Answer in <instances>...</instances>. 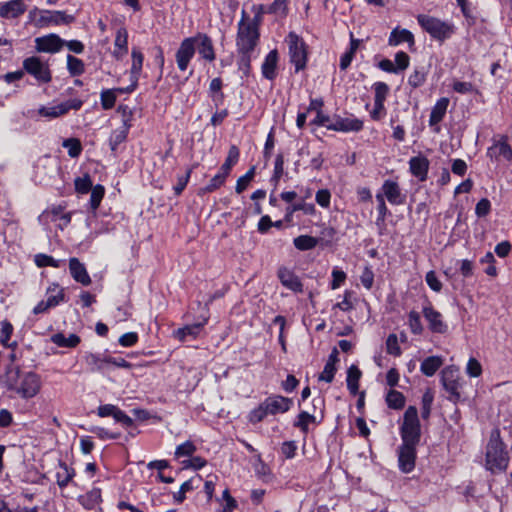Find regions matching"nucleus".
I'll use <instances>...</instances> for the list:
<instances>
[{"label": "nucleus", "mask_w": 512, "mask_h": 512, "mask_svg": "<svg viewBox=\"0 0 512 512\" xmlns=\"http://www.w3.org/2000/svg\"><path fill=\"white\" fill-rule=\"evenodd\" d=\"M509 456L500 438L491 437L486 448V468L493 473L503 472L507 469Z\"/></svg>", "instance_id": "nucleus-1"}, {"label": "nucleus", "mask_w": 512, "mask_h": 512, "mask_svg": "<svg viewBox=\"0 0 512 512\" xmlns=\"http://www.w3.org/2000/svg\"><path fill=\"white\" fill-rule=\"evenodd\" d=\"M403 444L417 445L421 437V426L416 407L409 406L403 416V423L400 428Z\"/></svg>", "instance_id": "nucleus-2"}, {"label": "nucleus", "mask_w": 512, "mask_h": 512, "mask_svg": "<svg viewBox=\"0 0 512 512\" xmlns=\"http://www.w3.org/2000/svg\"><path fill=\"white\" fill-rule=\"evenodd\" d=\"M259 40L258 27L242 19L238 24L236 46L238 52H253Z\"/></svg>", "instance_id": "nucleus-3"}, {"label": "nucleus", "mask_w": 512, "mask_h": 512, "mask_svg": "<svg viewBox=\"0 0 512 512\" xmlns=\"http://www.w3.org/2000/svg\"><path fill=\"white\" fill-rule=\"evenodd\" d=\"M417 20L420 26L435 39L444 40L453 32L451 25L438 18L421 14L418 15Z\"/></svg>", "instance_id": "nucleus-4"}, {"label": "nucleus", "mask_w": 512, "mask_h": 512, "mask_svg": "<svg viewBox=\"0 0 512 512\" xmlns=\"http://www.w3.org/2000/svg\"><path fill=\"white\" fill-rule=\"evenodd\" d=\"M291 62L295 65L296 72L306 66L307 51L305 42L295 33L290 32L286 38Z\"/></svg>", "instance_id": "nucleus-5"}, {"label": "nucleus", "mask_w": 512, "mask_h": 512, "mask_svg": "<svg viewBox=\"0 0 512 512\" xmlns=\"http://www.w3.org/2000/svg\"><path fill=\"white\" fill-rule=\"evenodd\" d=\"M23 68L32 75L38 82L48 83L51 81V72L48 64L39 57H28L23 61Z\"/></svg>", "instance_id": "nucleus-6"}, {"label": "nucleus", "mask_w": 512, "mask_h": 512, "mask_svg": "<svg viewBox=\"0 0 512 512\" xmlns=\"http://www.w3.org/2000/svg\"><path fill=\"white\" fill-rule=\"evenodd\" d=\"M441 380L444 389L450 394L449 400L457 402L460 399L459 388L461 387L458 368L448 366L443 369Z\"/></svg>", "instance_id": "nucleus-7"}, {"label": "nucleus", "mask_w": 512, "mask_h": 512, "mask_svg": "<svg viewBox=\"0 0 512 512\" xmlns=\"http://www.w3.org/2000/svg\"><path fill=\"white\" fill-rule=\"evenodd\" d=\"M41 389L40 377L33 372L25 373L21 379L17 393L25 399L36 396Z\"/></svg>", "instance_id": "nucleus-8"}, {"label": "nucleus", "mask_w": 512, "mask_h": 512, "mask_svg": "<svg viewBox=\"0 0 512 512\" xmlns=\"http://www.w3.org/2000/svg\"><path fill=\"white\" fill-rule=\"evenodd\" d=\"M74 20L75 17L73 15H68L63 11L41 10L39 12L37 24L41 27L50 25H68L74 22Z\"/></svg>", "instance_id": "nucleus-9"}, {"label": "nucleus", "mask_w": 512, "mask_h": 512, "mask_svg": "<svg viewBox=\"0 0 512 512\" xmlns=\"http://www.w3.org/2000/svg\"><path fill=\"white\" fill-rule=\"evenodd\" d=\"M416 446L402 443L398 448V465L403 473H410L415 468Z\"/></svg>", "instance_id": "nucleus-10"}, {"label": "nucleus", "mask_w": 512, "mask_h": 512, "mask_svg": "<svg viewBox=\"0 0 512 512\" xmlns=\"http://www.w3.org/2000/svg\"><path fill=\"white\" fill-rule=\"evenodd\" d=\"M195 54V38H186L180 44L176 52L177 66L181 71H185L192 57Z\"/></svg>", "instance_id": "nucleus-11"}, {"label": "nucleus", "mask_w": 512, "mask_h": 512, "mask_svg": "<svg viewBox=\"0 0 512 512\" xmlns=\"http://www.w3.org/2000/svg\"><path fill=\"white\" fill-rule=\"evenodd\" d=\"M262 403L263 408L268 414L276 415L278 413L287 412L290 409L293 401L292 399L281 395H273L266 398Z\"/></svg>", "instance_id": "nucleus-12"}, {"label": "nucleus", "mask_w": 512, "mask_h": 512, "mask_svg": "<svg viewBox=\"0 0 512 512\" xmlns=\"http://www.w3.org/2000/svg\"><path fill=\"white\" fill-rule=\"evenodd\" d=\"M423 316L428 322L429 329L433 333L444 334L447 332V324L442 320L440 312L435 310L430 304L423 307Z\"/></svg>", "instance_id": "nucleus-13"}, {"label": "nucleus", "mask_w": 512, "mask_h": 512, "mask_svg": "<svg viewBox=\"0 0 512 512\" xmlns=\"http://www.w3.org/2000/svg\"><path fill=\"white\" fill-rule=\"evenodd\" d=\"M327 128L333 131L358 132L363 128V121L353 116L337 117Z\"/></svg>", "instance_id": "nucleus-14"}, {"label": "nucleus", "mask_w": 512, "mask_h": 512, "mask_svg": "<svg viewBox=\"0 0 512 512\" xmlns=\"http://www.w3.org/2000/svg\"><path fill=\"white\" fill-rule=\"evenodd\" d=\"M65 41L56 34L38 37L35 39V48L39 52L56 53L61 50Z\"/></svg>", "instance_id": "nucleus-15"}, {"label": "nucleus", "mask_w": 512, "mask_h": 512, "mask_svg": "<svg viewBox=\"0 0 512 512\" xmlns=\"http://www.w3.org/2000/svg\"><path fill=\"white\" fill-rule=\"evenodd\" d=\"M381 194L392 205H401L405 201V196L402 194L398 183L392 180L384 181L381 187Z\"/></svg>", "instance_id": "nucleus-16"}, {"label": "nucleus", "mask_w": 512, "mask_h": 512, "mask_svg": "<svg viewBox=\"0 0 512 512\" xmlns=\"http://www.w3.org/2000/svg\"><path fill=\"white\" fill-rule=\"evenodd\" d=\"M131 57H132V65H131L130 72H131V75L133 78V82L129 87L119 89V91L122 93L132 92L136 88L138 76L140 75V72L142 70L144 56L141 53V51L137 48H133L132 52H131Z\"/></svg>", "instance_id": "nucleus-17"}, {"label": "nucleus", "mask_w": 512, "mask_h": 512, "mask_svg": "<svg viewBox=\"0 0 512 512\" xmlns=\"http://www.w3.org/2000/svg\"><path fill=\"white\" fill-rule=\"evenodd\" d=\"M277 275L281 284L287 289L296 293L303 291V285L299 277L295 275L294 272H292L290 269L281 267L279 268Z\"/></svg>", "instance_id": "nucleus-18"}, {"label": "nucleus", "mask_w": 512, "mask_h": 512, "mask_svg": "<svg viewBox=\"0 0 512 512\" xmlns=\"http://www.w3.org/2000/svg\"><path fill=\"white\" fill-rule=\"evenodd\" d=\"M487 155L490 158L503 157L507 161L512 160V148L508 144L507 136H502L501 139L494 145L488 148Z\"/></svg>", "instance_id": "nucleus-19"}, {"label": "nucleus", "mask_w": 512, "mask_h": 512, "mask_svg": "<svg viewBox=\"0 0 512 512\" xmlns=\"http://www.w3.org/2000/svg\"><path fill=\"white\" fill-rule=\"evenodd\" d=\"M26 10L23 0H10L0 3V16L11 19L22 15Z\"/></svg>", "instance_id": "nucleus-20"}, {"label": "nucleus", "mask_w": 512, "mask_h": 512, "mask_svg": "<svg viewBox=\"0 0 512 512\" xmlns=\"http://www.w3.org/2000/svg\"><path fill=\"white\" fill-rule=\"evenodd\" d=\"M69 269L72 277L75 281L82 285L88 286L91 284V278L84 266L77 258H71L69 260Z\"/></svg>", "instance_id": "nucleus-21"}, {"label": "nucleus", "mask_w": 512, "mask_h": 512, "mask_svg": "<svg viewBox=\"0 0 512 512\" xmlns=\"http://www.w3.org/2000/svg\"><path fill=\"white\" fill-rule=\"evenodd\" d=\"M195 46H198L199 54L208 61L215 59L212 40L206 34H198L195 37Z\"/></svg>", "instance_id": "nucleus-22"}, {"label": "nucleus", "mask_w": 512, "mask_h": 512, "mask_svg": "<svg viewBox=\"0 0 512 512\" xmlns=\"http://www.w3.org/2000/svg\"><path fill=\"white\" fill-rule=\"evenodd\" d=\"M410 172L417 177L420 181L427 178L429 161L422 156L412 157L409 161Z\"/></svg>", "instance_id": "nucleus-23"}, {"label": "nucleus", "mask_w": 512, "mask_h": 512, "mask_svg": "<svg viewBox=\"0 0 512 512\" xmlns=\"http://www.w3.org/2000/svg\"><path fill=\"white\" fill-rule=\"evenodd\" d=\"M207 319H204L203 322L191 324L184 326L182 328L177 329L174 331V337L177 338L179 341L184 342L188 339V337L195 339L200 331L203 329L204 325L206 324Z\"/></svg>", "instance_id": "nucleus-24"}, {"label": "nucleus", "mask_w": 512, "mask_h": 512, "mask_svg": "<svg viewBox=\"0 0 512 512\" xmlns=\"http://www.w3.org/2000/svg\"><path fill=\"white\" fill-rule=\"evenodd\" d=\"M113 55L117 59L123 58L128 52V33L125 28L118 29L114 41Z\"/></svg>", "instance_id": "nucleus-25"}, {"label": "nucleus", "mask_w": 512, "mask_h": 512, "mask_svg": "<svg viewBox=\"0 0 512 512\" xmlns=\"http://www.w3.org/2000/svg\"><path fill=\"white\" fill-rule=\"evenodd\" d=\"M55 475L58 486L60 488H64L75 476V470L68 467L66 463L60 461L56 467Z\"/></svg>", "instance_id": "nucleus-26"}, {"label": "nucleus", "mask_w": 512, "mask_h": 512, "mask_svg": "<svg viewBox=\"0 0 512 512\" xmlns=\"http://www.w3.org/2000/svg\"><path fill=\"white\" fill-rule=\"evenodd\" d=\"M449 105V99L446 97L440 98L431 110L429 125L435 126L444 118Z\"/></svg>", "instance_id": "nucleus-27"}, {"label": "nucleus", "mask_w": 512, "mask_h": 512, "mask_svg": "<svg viewBox=\"0 0 512 512\" xmlns=\"http://www.w3.org/2000/svg\"><path fill=\"white\" fill-rule=\"evenodd\" d=\"M277 62V51H270L262 64V74L266 79L273 80L276 77Z\"/></svg>", "instance_id": "nucleus-28"}, {"label": "nucleus", "mask_w": 512, "mask_h": 512, "mask_svg": "<svg viewBox=\"0 0 512 512\" xmlns=\"http://www.w3.org/2000/svg\"><path fill=\"white\" fill-rule=\"evenodd\" d=\"M402 42H407L410 45L414 44V36L413 34L407 30V29H399L395 28L388 39V44L390 46H398Z\"/></svg>", "instance_id": "nucleus-29"}, {"label": "nucleus", "mask_w": 512, "mask_h": 512, "mask_svg": "<svg viewBox=\"0 0 512 512\" xmlns=\"http://www.w3.org/2000/svg\"><path fill=\"white\" fill-rule=\"evenodd\" d=\"M443 365V359L440 356H430L423 360L420 366L421 372L427 376H433Z\"/></svg>", "instance_id": "nucleus-30"}, {"label": "nucleus", "mask_w": 512, "mask_h": 512, "mask_svg": "<svg viewBox=\"0 0 512 512\" xmlns=\"http://www.w3.org/2000/svg\"><path fill=\"white\" fill-rule=\"evenodd\" d=\"M79 502L87 510L94 509L101 502V490L99 488L91 489L85 495L79 497Z\"/></svg>", "instance_id": "nucleus-31"}, {"label": "nucleus", "mask_w": 512, "mask_h": 512, "mask_svg": "<svg viewBox=\"0 0 512 512\" xmlns=\"http://www.w3.org/2000/svg\"><path fill=\"white\" fill-rule=\"evenodd\" d=\"M361 371L356 365H351L347 371V388L352 395H356L359 389Z\"/></svg>", "instance_id": "nucleus-32"}, {"label": "nucleus", "mask_w": 512, "mask_h": 512, "mask_svg": "<svg viewBox=\"0 0 512 512\" xmlns=\"http://www.w3.org/2000/svg\"><path fill=\"white\" fill-rule=\"evenodd\" d=\"M46 215L51 217V221H59L58 224L61 229L66 227L71 221L70 213H63V209L61 206H54L48 211H46Z\"/></svg>", "instance_id": "nucleus-33"}, {"label": "nucleus", "mask_w": 512, "mask_h": 512, "mask_svg": "<svg viewBox=\"0 0 512 512\" xmlns=\"http://www.w3.org/2000/svg\"><path fill=\"white\" fill-rule=\"evenodd\" d=\"M108 357L89 353L85 356V361L92 371H102L108 366Z\"/></svg>", "instance_id": "nucleus-34"}, {"label": "nucleus", "mask_w": 512, "mask_h": 512, "mask_svg": "<svg viewBox=\"0 0 512 512\" xmlns=\"http://www.w3.org/2000/svg\"><path fill=\"white\" fill-rule=\"evenodd\" d=\"M51 341L59 347L74 348L80 343V338L76 334L66 337L62 333H57L51 336Z\"/></svg>", "instance_id": "nucleus-35"}, {"label": "nucleus", "mask_w": 512, "mask_h": 512, "mask_svg": "<svg viewBox=\"0 0 512 512\" xmlns=\"http://www.w3.org/2000/svg\"><path fill=\"white\" fill-rule=\"evenodd\" d=\"M359 43L360 41L358 39H355L353 37V34H351L350 48L340 58V68L342 70H346L350 66L355 56V53L359 47Z\"/></svg>", "instance_id": "nucleus-36"}, {"label": "nucleus", "mask_w": 512, "mask_h": 512, "mask_svg": "<svg viewBox=\"0 0 512 512\" xmlns=\"http://www.w3.org/2000/svg\"><path fill=\"white\" fill-rule=\"evenodd\" d=\"M228 175L223 174V172L219 171L210 181L209 183L200 188L198 194L205 195L207 193H211L217 189H219L224 183Z\"/></svg>", "instance_id": "nucleus-37"}, {"label": "nucleus", "mask_w": 512, "mask_h": 512, "mask_svg": "<svg viewBox=\"0 0 512 512\" xmlns=\"http://www.w3.org/2000/svg\"><path fill=\"white\" fill-rule=\"evenodd\" d=\"M240 156V151L237 146L232 145L229 148L227 158L223 165L220 168V171L223 174L229 175L232 167L238 162Z\"/></svg>", "instance_id": "nucleus-38"}, {"label": "nucleus", "mask_w": 512, "mask_h": 512, "mask_svg": "<svg viewBox=\"0 0 512 512\" xmlns=\"http://www.w3.org/2000/svg\"><path fill=\"white\" fill-rule=\"evenodd\" d=\"M66 107L61 103L52 106H42L38 109V114L42 117L53 119L65 114Z\"/></svg>", "instance_id": "nucleus-39"}, {"label": "nucleus", "mask_w": 512, "mask_h": 512, "mask_svg": "<svg viewBox=\"0 0 512 512\" xmlns=\"http://www.w3.org/2000/svg\"><path fill=\"white\" fill-rule=\"evenodd\" d=\"M386 403L389 408L402 409L405 405V397L401 392L392 389L387 393Z\"/></svg>", "instance_id": "nucleus-40"}, {"label": "nucleus", "mask_w": 512, "mask_h": 512, "mask_svg": "<svg viewBox=\"0 0 512 512\" xmlns=\"http://www.w3.org/2000/svg\"><path fill=\"white\" fill-rule=\"evenodd\" d=\"M293 242L297 249L305 251L316 247L318 240L309 235H300L296 237Z\"/></svg>", "instance_id": "nucleus-41"}, {"label": "nucleus", "mask_w": 512, "mask_h": 512, "mask_svg": "<svg viewBox=\"0 0 512 512\" xmlns=\"http://www.w3.org/2000/svg\"><path fill=\"white\" fill-rule=\"evenodd\" d=\"M47 293L48 297L45 301L51 308L57 306L61 301H63L64 292L58 287V285L53 284L52 287L48 288Z\"/></svg>", "instance_id": "nucleus-42"}, {"label": "nucleus", "mask_w": 512, "mask_h": 512, "mask_svg": "<svg viewBox=\"0 0 512 512\" xmlns=\"http://www.w3.org/2000/svg\"><path fill=\"white\" fill-rule=\"evenodd\" d=\"M67 69L72 76H79L84 73V63L81 59L68 55Z\"/></svg>", "instance_id": "nucleus-43"}, {"label": "nucleus", "mask_w": 512, "mask_h": 512, "mask_svg": "<svg viewBox=\"0 0 512 512\" xmlns=\"http://www.w3.org/2000/svg\"><path fill=\"white\" fill-rule=\"evenodd\" d=\"M127 135L128 128L126 126L114 130L110 136L111 149L116 150L117 146L126 140Z\"/></svg>", "instance_id": "nucleus-44"}, {"label": "nucleus", "mask_w": 512, "mask_h": 512, "mask_svg": "<svg viewBox=\"0 0 512 512\" xmlns=\"http://www.w3.org/2000/svg\"><path fill=\"white\" fill-rule=\"evenodd\" d=\"M315 416L309 414L308 412H301L298 417L297 421L294 423L295 427H298L302 432L307 433L308 432V426L310 423H315Z\"/></svg>", "instance_id": "nucleus-45"}, {"label": "nucleus", "mask_w": 512, "mask_h": 512, "mask_svg": "<svg viewBox=\"0 0 512 512\" xmlns=\"http://www.w3.org/2000/svg\"><path fill=\"white\" fill-rule=\"evenodd\" d=\"M452 89L459 94L478 93V89L471 82L454 80Z\"/></svg>", "instance_id": "nucleus-46"}, {"label": "nucleus", "mask_w": 512, "mask_h": 512, "mask_svg": "<svg viewBox=\"0 0 512 512\" xmlns=\"http://www.w3.org/2000/svg\"><path fill=\"white\" fill-rule=\"evenodd\" d=\"M408 325L410 330L415 335H420L423 332L420 315L416 311H411L408 315Z\"/></svg>", "instance_id": "nucleus-47"}, {"label": "nucleus", "mask_w": 512, "mask_h": 512, "mask_svg": "<svg viewBox=\"0 0 512 512\" xmlns=\"http://www.w3.org/2000/svg\"><path fill=\"white\" fill-rule=\"evenodd\" d=\"M63 147L68 149L70 157H78L82 151L81 143L76 138H68L63 141Z\"/></svg>", "instance_id": "nucleus-48"}, {"label": "nucleus", "mask_w": 512, "mask_h": 512, "mask_svg": "<svg viewBox=\"0 0 512 512\" xmlns=\"http://www.w3.org/2000/svg\"><path fill=\"white\" fill-rule=\"evenodd\" d=\"M373 87L375 92L374 100L377 101V106L380 107L381 102H385V99L389 92V87L384 82H376Z\"/></svg>", "instance_id": "nucleus-49"}, {"label": "nucleus", "mask_w": 512, "mask_h": 512, "mask_svg": "<svg viewBox=\"0 0 512 512\" xmlns=\"http://www.w3.org/2000/svg\"><path fill=\"white\" fill-rule=\"evenodd\" d=\"M35 264L38 267H46L51 266L58 268L60 266L61 261L54 259L52 256L46 255V254H37L35 255Z\"/></svg>", "instance_id": "nucleus-50"}, {"label": "nucleus", "mask_w": 512, "mask_h": 512, "mask_svg": "<svg viewBox=\"0 0 512 512\" xmlns=\"http://www.w3.org/2000/svg\"><path fill=\"white\" fill-rule=\"evenodd\" d=\"M255 174V168H250L247 173L243 176H241L236 183L235 190L238 194L242 193L249 185V183L252 181Z\"/></svg>", "instance_id": "nucleus-51"}, {"label": "nucleus", "mask_w": 512, "mask_h": 512, "mask_svg": "<svg viewBox=\"0 0 512 512\" xmlns=\"http://www.w3.org/2000/svg\"><path fill=\"white\" fill-rule=\"evenodd\" d=\"M104 196V187L101 185H96L91 189V196H90V206L93 210H96L101 200Z\"/></svg>", "instance_id": "nucleus-52"}, {"label": "nucleus", "mask_w": 512, "mask_h": 512, "mask_svg": "<svg viewBox=\"0 0 512 512\" xmlns=\"http://www.w3.org/2000/svg\"><path fill=\"white\" fill-rule=\"evenodd\" d=\"M196 451V446L191 441H186L176 447L175 456L181 458L191 456Z\"/></svg>", "instance_id": "nucleus-53"}, {"label": "nucleus", "mask_w": 512, "mask_h": 512, "mask_svg": "<svg viewBox=\"0 0 512 512\" xmlns=\"http://www.w3.org/2000/svg\"><path fill=\"white\" fill-rule=\"evenodd\" d=\"M240 54L238 60L239 70L246 76L249 75L251 69V53L252 52H238Z\"/></svg>", "instance_id": "nucleus-54"}, {"label": "nucleus", "mask_w": 512, "mask_h": 512, "mask_svg": "<svg viewBox=\"0 0 512 512\" xmlns=\"http://www.w3.org/2000/svg\"><path fill=\"white\" fill-rule=\"evenodd\" d=\"M284 173V156L283 154H278L275 158L274 163V173L271 178V181L275 183V185L279 182L280 178L283 176Z\"/></svg>", "instance_id": "nucleus-55"}, {"label": "nucleus", "mask_w": 512, "mask_h": 512, "mask_svg": "<svg viewBox=\"0 0 512 512\" xmlns=\"http://www.w3.org/2000/svg\"><path fill=\"white\" fill-rule=\"evenodd\" d=\"M92 189V181L89 175L75 179V190L78 193L86 194Z\"/></svg>", "instance_id": "nucleus-56"}, {"label": "nucleus", "mask_w": 512, "mask_h": 512, "mask_svg": "<svg viewBox=\"0 0 512 512\" xmlns=\"http://www.w3.org/2000/svg\"><path fill=\"white\" fill-rule=\"evenodd\" d=\"M386 350L388 354L399 356L401 349L398 344V338L395 334H390L386 340Z\"/></svg>", "instance_id": "nucleus-57"}, {"label": "nucleus", "mask_w": 512, "mask_h": 512, "mask_svg": "<svg viewBox=\"0 0 512 512\" xmlns=\"http://www.w3.org/2000/svg\"><path fill=\"white\" fill-rule=\"evenodd\" d=\"M296 211H304V213L311 215L315 212V207L313 204L306 203L293 204L287 208V217L291 216Z\"/></svg>", "instance_id": "nucleus-58"}, {"label": "nucleus", "mask_w": 512, "mask_h": 512, "mask_svg": "<svg viewBox=\"0 0 512 512\" xmlns=\"http://www.w3.org/2000/svg\"><path fill=\"white\" fill-rule=\"evenodd\" d=\"M222 499L225 501V505L221 512H232L238 507L237 501L231 496L228 489H225L222 493Z\"/></svg>", "instance_id": "nucleus-59"}, {"label": "nucleus", "mask_w": 512, "mask_h": 512, "mask_svg": "<svg viewBox=\"0 0 512 512\" xmlns=\"http://www.w3.org/2000/svg\"><path fill=\"white\" fill-rule=\"evenodd\" d=\"M466 373L470 377H479L482 373V366L475 358H470L466 366Z\"/></svg>", "instance_id": "nucleus-60"}, {"label": "nucleus", "mask_w": 512, "mask_h": 512, "mask_svg": "<svg viewBox=\"0 0 512 512\" xmlns=\"http://www.w3.org/2000/svg\"><path fill=\"white\" fill-rule=\"evenodd\" d=\"M116 102V95L113 90H105L101 93V104L104 109H111Z\"/></svg>", "instance_id": "nucleus-61"}, {"label": "nucleus", "mask_w": 512, "mask_h": 512, "mask_svg": "<svg viewBox=\"0 0 512 512\" xmlns=\"http://www.w3.org/2000/svg\"><path fill=\"white\" fill-rule=\"evenodd\" d=\"M426 80V75L422 70L415 69L408 78V83L413 88L421 86Z\"/></svg>", "instance_id": "nucleus-62"}, {"label": "nucleus", "mask_w": 512, "mask_h": 512, "mask_svg": "<svg viewBox=\"0 0 512 512\" xmlns=\"http://www.w3.org/2000/svg\"><path fill=\"white\" fill-rule=\"evenodd\" d=\"M395 63H396L395 68L398 69V72L404 71L409 66L410 58L407 53L400 51V52H397L395 55Z\"/></svg>", "instance_id": "nucleus-63"}, {"label": "nucleus", "mask_w": 512, "mask_h": 512, "mask_svg": "<svg viewBox=\"0 0 512 512\" xmlns=\"http://www.w3.org/2000/svg\"><path fill=\"white\" fill-rule=\"evenodd\" d=\"M426 283L428 286L435 292H440L442 289V283L438 279L436 273L434 271H429L425 277Z\"/></svg>", "instance_id": "nucleus-64"}]
</instances>
